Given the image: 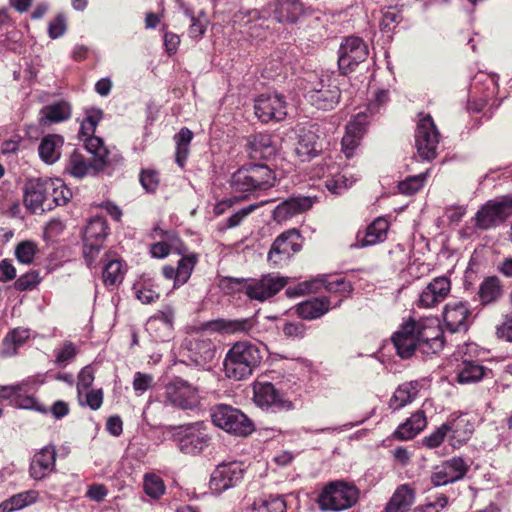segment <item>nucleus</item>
Returning a JSON list of instances; mask_svg holds the SVG:
<instances>
[{"label":"nucleus","instance_id":"obj_1","mask_svg":"<svg viewBox=\"0 0 512 512\" xmlns=\"http://www.w3.org/2000/svg\"><path fill=\"white\" fill-rule=\"evenodd\" d=\"M300 389L298 381L290 379L282 381L278 389L270 382H256L253 385V401L266 411H292L296 407Z\"/></svg>","mask_w":512,"mask_h":512},{"label":"nucleus","instance_id":"obj_2","mask_svg":"<svg viewBox=\"0 0 512 512\" xmlns=\"http://www.w3.org/2000/svg\"><path fill=\"white\" fill-rule=\"evenodd\" d=\"M266 347L249 341L236 342L227 352L223 366L227 378L240 381L252 375L260 365Z\"/></svg>","mask_w":512,"mask_h":512},{"label":"nucleus","instance_id":"obj_3","mask_svg":"<svg viewBox=\"0 0 512 512\" xmlns=\"http://www.w3.org/2000/svg\"><path fill=\"white\" fill-rule=\"evenodd\" d=\"M276 176L274 171L265 164H250L239 168L231 176L230 187L238 198L267 190L274 186Z\"/></svg>","mask_w":512,"mask_h":512},{"label":"nucleus","instance_id":"obj_4","mask_svg":"<svg viewBox=\"0 0 512 512\" xmlns=\"http://www.w3.org/2000/svg\"><path fill=\"white\" fill-rule=\"evenodd\" d=\"M388 99L386 91H379L375 96V103L370 104L365 111H360L348 122L346 132L342 138V151L347 158L353 156L359 146L361 138L366 131L370 115L378 111L380 105Z\"/></svg>","mask_w":512,"mask_h":512},{"label":"nucleus","instance_id":"obj_5","mask_svg":"<svg viewBox=\"0 0 512 512\" xmlns=\"http://www.w3.org/2000/svg\"><path fill=\"white\" fill-rule=\"evenodd\" d=\"M171 440L182 453L187 455L200 454L210 443V437L202 422L173 427Z\"/></svg>","mask_w":512,"mask_h":512},{"label":"nucleus","instance_id":"obj_6","mask_svg":"<svg viewBox=\"0 0 512 512\" xmlns=\"http://www.w3.org/2000/svg\"><path fill=\"white\" fill-rule=\"evenodd\" d=\"M213 423L236 436H247L254 430L251 420L239 409L229 405H217L212 409Z\"/></svg>","mask_w":512,"mask_h":512},{"label":"nucleus","instance_id":"obj_7","mask_svg":"<svg viewBox=\"0 0 512 512\" xmlns=\"http://www.w3.org/2000/svg\"><path fill=\"white\" fill-rule=\"evenodd\" d=\"M338 84L330 76H321L306 88V100L317 109L332 110L340 100Z\"/></svg>","mask_w":512,"mask_h":512},{"label":"nucleus","instance_id":"obj_8","mask_svg":"<svg viewBox=\"0 0 512 512\" xmlns=\"http://www.w3.org/2000/svg\"><path fill=\"white\" fill-rule=\"evenodd\" d=\"M163 397L166 404L183 410H193L200 403L198 388L179 377L165 385Z\"/></svg>","mask_w":512,"mask_h":512},{"label":"nucleus","instance_id":"obj_9","mask_svg":"<svg viewBox=\"0 0 512 512\" xmlns=\"http://www.w3.org/2000/svg\"><path fill=\"white\" fill-rule=\"evenodd\" d=\"M358 489L343 482L331 483L325 487L319 496V506L322 510H345L358 500Z\"/></svg>","mask_w":512,"mask_h":512},{"label":"nucleus","instance_id":"obj_10","mask_svg":"<svg viewBox=\"0 0 512 512\" xmlns=\"http://www.w3.org/2000/svg\"><path fill=\"white\" fill-rule=\"evenodd\" d=\"M246 467L243 462L229 461L222 462L216 466L211 474L209 486L215 494L235 487L243 479Z\"/></svg>","mask_w":512,"mask_h":512},{"label":"nucleus","instance_id":"obj_11","mask_svg":"<svg viewBox=\"0 0 512 512\" xmlns=\"http://www.w3.org/2000/svg\"><path fill=\"white\" fill-rule=\"evenodd\" d=\"M302 248V237L297 229H289L281 233L273 242L268 253V261L274 266L286 263Z\"/></svg>","mask_w":512,"mask_h":512},{"label":"nucleus","instance_id":"obj_12","mask_svg":"<svg viewBox=\"0 0 512 512\" xmlns=\"http://www.w3.org/2000/svg\"><path fill=\"white\" fill-rule=\"evenodd\" d=\"M367 44L357 36H349L341 43L338 51V66L343 74L354 70L368 56Z\"/></svg>","mask_w":512,"mask_h":512},{"label":"nucleus","instance_id":"obj_13","mask_svg":"<svg viewBox=\"0 0 512 512\" xmlns=\"http://www.w3.org/2000/svg\"><path fill=\"white\" fill-rule=\"evenodd\" d=\"M439 138L431 116L427 115L419 120L415 132V146L422 159L430 161L436 157Z\"/></svg>","mask_w":512,"mask_h":512},{"label":"nucleus","instance_id":"obj_14","mask_svg":"<svg viewBox=\"0 0 512 512\" xmlns=\"http://www.w3.org/2000/svg\"><path fill=\"white\" fill-rule=\"evenodd\" d=\"M254 112L263 123L279 122L287 116V102L284 96L278 93L261 94L255 99Z\"/></svg>","mask_w":512,"mask_h":512},{"label":"nucleus","instance_id":"obj_15","mask_svg":"<svg viewBox=\"0 0 512 512\" xmlns=\"http://www.w3.org/2000/svg\"><path fill=\"white\" fill-rule=\"evenodd\" d=\"M512 214V197L489 201L475 216L476 226L487 230L502 223Z\"/></svg>","mask_w":512,"mask_h":512},{"label":"nucleus","instance_id":"obj_16","mask_svg":"<svg viewBox=\"0 0 512 512\" xmlns=\"http://www.w3.org/2000/svg\"><path fill=\"white\" fill-rule=\"evenodd\" d=\"M51 187L49 178L29 179L24 185V205L31 213L51 210L48 192Z\"/></svg>","mask_w":512,"mask_h":512},{"label":"nucleus","instance_id":"obj_17","mask_svg":"<svg viewBox=\"0 0 512 512\" xmlns=\"http://www.w3.org/2000/svg\"><path fill=\"white\" fill-rule=\"evenodd\" d=\"M420 341V350L423 353H437L444 345L443 332L439 320L435 317L421 318L415 321Z\"/></svg>","mask_w":512,"mask_h":512},{"label":"nucleus","instance_id":"obj_18","mask_svg":"<svg viewBox=\"0 0 512 512\" xmlns=\"http://www.w3.org/2000/svg\"><path fill=\"white\" fill-rule=\"evenodd\" d=\"M108 226L101 217H95L89 221L84 231L83 254L86 262L91 266L99 254L102 244L107 236Z\"/></svg>","mask_w":512,"mask_h":512},{"label":"nucleus","instance_id":"obj_19","mask_svg":"<svg viewBox=\"0 0 512 512\" xmlns=\"http://www.w3.org/2000/svg\"><path fill=\"white\" fill-rule=\"evenodd\" d=\"M498 91V78L494 74L479 72L475 75L472 83L473 97L476 98L481 93L479 99L469 100L468 110L471 112H480L488 101L492 99Z\"/></svg>","mask_w":512,"mask_h":512},{"label":"nucleus","instance_id":"obj_20","mask_svg":"<svg viewBox=\"0 0 512 512\" xmlns=\"http://www.w3.org/2000/svg\"><path fill=\"white\" fill-rule=\"evenodd\" d=\"M287 283L285 277L268 274L247 282L244 289L251 300L263 302L276 295Z\"/></svg>","mask_w":512,"mask_h":512},{"label":"nucleus","instance_id":"obj_21","mask_svg":"<svg viewBox=\"0 0 512 512\" xmlns=\"http://www.w3.org/2000/svg\"><path fill=\"white\" fill-rule=\"evenodd\" d=\"M184 346L188 350L189 358L199 366L211 362L215 356V346L213 342L203 333L190 334L184 341Z\"/></svg>","mask_w":512,"mask_h":512},{"label":"nucleus","instance_id":"obj_22","mask_svg":"<svg viewBox=\"0 0 512 512\" xmlns=\"http://www.w3.org/2000/svg\"><path fill=\"white\" fill-rule=\"evenodd\" d=\"M468 464L460 457H454L435 467L431 482L435 486H443L462 479L467 471Z\"/></svg>","mask_w":512,"mask_h":512},{"label":"nucleus","instance_id":"obj_23","mask_svg":"<svg viewBox=\"0 0 512 512\" xmlns=\"http://www.w3.org/2000/svg\"><path fill=\"white\" fill-rule=\"evenodd\" d=\"M415 320H409L402 324L392 337L397 354L401 358H409L413 355L415 349H420V341L417 333Z\"/></svg>","mask_w":512,"mask_h":512},{"label":"nucleus","instance_id":"obj_24","mask_svg":"<svg viewBox=\"0 0 512 512\" xmlns=\"http://www.w3.org/2000/svg\"><path fill=\"white\" fill-rule=\"evenodd\" d=\"M322 150V145L313 126L300 127L297 130V141L295 143V154L300 161H309L316 157Z\"/></svg>","mask_w":512,"mask_h":512},{"label":"nucleus","instance_id":"obj_25","mask_svg":"<svg viewBox=\"0 0 512 512\" xmlns=\"http://www.w3.org/2000/svg\"><path fill=\"white\" fill-rule=\"evenodd\" d=\"M174 314V309L171 306L164 307L148 319L146 323L147 331L157 341H167L172 336Z\"/></svg>","mask_w":512,"mask_h":512},{"label":"nucleus","instance_id":"obj_26","mask_svg":"<svg viewBox=\"0 0 512 512\" xmlns=\"http://www.w3.org/2000/svg\"><path fill=\"white\" fill-rule=\"evenodd\" d=\"M198 262L196 254L191 253L179 259L177 268L171 265L162 267V275L167 280H173V289H178L188 282Z\"/></svg>","mask_w":512,"mask_h":512},{"label":"nucleus","instance_id":"obj_27","mask_svg":"<svg viewBox=\"0 0 512 512\" xmlns=\"http://www.w3.org/2000/svg\"><path fill=\"white\" fill-rule=\"evenodd\" d=\"M448 330L452 333L466 331L471 322V313L467 303L451 302L445 306L443 313Z\"/></svg>","mask_w":512,"mask_h":512},{"label":"nucleus","instance_id":"obj_28","mask_svg":"<svg viewBox=\"0 0 512 512\" xmlns=\"http://www.w3.org/2000/svg\"><path fill=\"white\" fill-rule=\"evenodd\" d=\"M56 450L53 445H48L35 453L33 456L29 473L34 480H42L47 477L55 468Z\"/></svg>","mask_w":512,"mask_h":512},{"label":"nucleus","instance_id":"obj_29","mask_svg":"<svg viewBox=\"0 0 512 512\" xmlns=\"http://www.w3.org/2000/svg\"><path fill=\"white\" fill-rule=\"evenodd\" d=\"M314 204V198L309 196L291 197L279 205L273 211V219L282 223L294 217L297 214L309 210Z\"/></svg>","mask_w":512,"mask_h":512},{"label":"nucleus","instance_id":"obj_30","mask_svg":"<svg viewBox=\"0 0 512 512\" xmlns=\"http://www.w3.org/2000/svg\"><path fill=\"white\" fill-rule=\"evenodd\" d=\"M246 150L251 159H270L276 155L278 145L270 134L258 133L250 137Z\"/></svg>","mask_w":512,"mask_h":512},{"label":"nucleus","instance_id":"obj_31","mask_svg":"<svg viewBox=\"0 0 512 512\" xmlns=\"http://www.w3.org/2000/svg\"><path fill=\"white\" fill-rule=\"evenodd\" d=\"M270 7L274 19L282 24H294L303 14L299 0H274Z\"/></svg>","mask_w":512,"mask_h":512},{"label":"nucleus","instance_id":"obj_32","mask_svg":"<svg viewBox=\"0 0 512 512\" xmlns=\"http://www.w3.org/2000/svg\"><path fill=\"white\" fill-rule=\"evenodd\" d=\"M332 308L330 298L315 297L296 305L297 315L306 320H314L325 315Z\"/></svg>","mask_w":512,"mask_h":512},{"label":"nucleus","instance_id":"obj_33","mask_svg":"<svg viewBox=\"0 0 512 512\" xmlns=\"http://www.w3.org/2000/svg\"><path fill=\"white\" fill-rule=\"evenodd\" d=\"M415 502V490L408 484L396 488L385 506V512H407Z\"/></svg>","mask_w":512,"mask_h":512},{"label":"nucleus","instance_id":"obj_34","mask_svg":"<svg viewBox=\"0 0 512 512\" xmlns=\"http://www.w3.org/2000/svg\"><path fill=\"white\" fill-rule=\"evenodd\" d=\"M330 170L325 183L327 189L333 194L343 193L358 180L349 168L339 171L338 167H332Z\"/></svg>","mask_w":512,"mask_h":512},{"label":"nucleus","instance_id":"obj_35","mask_svg":"<svg viewBox=\"0 0 512 512\" xmlns=\"http://www.w3.org/2000/svg\"><path fill=\"white\" fill-rule=\"evenodd\" d=\"M389 223L385 218H377L366 229L362 238L357 237L355 246L363 248L383 242L386 239Z\"/></svg>","mask_w":512,"mask_h":512},{"label":"nucleus","instance_id":"obj_36","mask_svg":"<svg viewBox=\"0 0 512 512\" xmlns=\"http://www.w3.org/2000/svg\"><path fill=\"white\" fill-rule=\"evenodd\" d=\"M64 139L57 134H49L42 138L38 152L41 160L46 164H53L60 159Z\"/></svg>","mask_w":512,"mask_h":512},{"label":"nucleus","instance_id":"obj_37","mask_svg":"<svg viewBox=\"0 0 512 512\" xmlns=\"http://www.w3.org/2000/svg\"><path fill=\"white\" fill-rule=\"evenodd\" d=\"M153 236H160L162 240L154 243L151 246L150 253L152 257L159 259L165 258L169 255L171 250H176L181 253L178 245L179 239L174 233L163 231L160 228H155L153 230Z\"/></svg>","mask_w":512,"mask_h":512},{"label":"nucleus","instance_id":"obj_38","mask_svg":"<svg viewBox=\"0 0 512 512\" xmlns=\"http://www.w3.org/2000/svg\"><path fill=\"white\" fill-rule=\"evenodd\" d=\"M427 425V419L423 411H417L395 431V436L401 440H410L419 434Z\"/></svg>","mask_w":512,"mask_h":512},{"label":"nucleus","instance_id":"obj_39","mask_svg":"<svg viewBox=\"0 0 512 512\" xmlns=\"http://www.w3.org/2000/svg\"><path fill=\"white\" fill-rule=\"evenodd\" d=\"M317 280L319 288L324 287L329 293L336 294L340 297L333 307H338L342 300L348 297L353 290L351 283L344 277L323 276L317 278Z\"/></svg>","mask_w":512,"mask_h":512},{"label":"nucleus","instance_id":"obj_40","mask_svg":"<svg viewBox=\"0 0 512 512\" xmlns=\"http://www.w3.org/2000/svg\"><path fill=\"white\" fill-rule=\"evenodd\" d=\"M30 337V330L26 328H15L11 330L2 340L0 354L3 357H10L17 353V350Z\"/></svg>","mask_w":512,"mask_h":512},{"label":"nucleus","instance_id":"obj_41","mask_svg":"<svg viewBox=\"0 0 512 512\" xmlns=\"http://www.w3.org/2000/svg\"><path fill=\"white\" fill-rule=\"evenodd\" d=\"M420 383L418 381L401 384L390 399V408L397 410L411 403L418 395Z\"/></svg>","mask_w":512,"mask_h":512},{"label":"nucleus","instance_id":"obj_42","mask_svg":"<svg viewBox=\"0 0 512 512\" xmlns=\"http://www.w3.org/2000/svg\"><path fill=\"white\" fill-rule=\"evenodd\" d=\"M485 376V368L478 363L464 359L457 369V381L470 384L480 381Z\"/></svg>","mask_w":512,"mask_h":512},{"label":"nucleus","instance_id":"obj_43","mask_svg":"<svg viewBox=\"0 0 512 512\" xmlns=\"http://www.w3.org/2000/svg\"><path fill=\"white\" fill-rule=\"evenodd\" d=\"M478 294L483 305L497 301L503 294L501 281L496 276L485 278L479 286Z\"/></svg>","mask_w":512,"mask_h":512},{"label":"nucleus","instance_id":"obj_44","mask_svg":"<svg viewBox=\"0 0 512 512\" xmlns=\"http://www.w3.org/2000/svg\"><path fill=\"white\" fill-rule=\"evenodd\" d=\"M39 493L36 490H28L11 496L0 503V512H13L20 510L37 501Z\"/></svg>","mask_w":512,"mask_h":512},{"label":"nucleus","instance_id":"obj_45","mask_svg":"<svg viewBox=\"0 0 512 512\" xmlns=\"http://www.w3.org/2000/svg\"><path fill=\"white\" fill-rule=\"evenodd\" d=\"M41 115L44 124L62 122L71 116V107L69 103L60 101L42 108Z\"/></svg>","mask_w":512,"mask_h":512},{"label":"nucleus","instance_id":"obj_46","mask_svg":"<svg viewBox=\"0 0 512 512\" xmlns=\"http://www.w3.org/2000/svg\"><path fill=\"white\" fill-rule=\"evenodd\" d=\"M39 385L40 382L36 378V384H31L30 386L25 387V391H20L16 401L14 402V407L46 413L47 409L40 402H38L32 393L39 387Z\"/></svg>","mask_w":512,"mask_h":512},{"label":"nucleus","instance_id":"obj_47","mask_svg":"<svg viewBox=\"0 0 512 512\" xmlns=\"http://www.w3.org/2000/svg\"><path fill=\"white\" fill-rule=\"evenodd\" d=\"M285 500L278 495L262 496L256 499L251 512H286Z\"/></svg>","mask_w":512,"mask_h":512},{"label":"nucleus","instance_id":"obj_48","mask_svg":"<svg viewBox=\"0 0 512 512\" xmlns=\"http://www.w3.org/2000/svg\"><path fill=\"white\" fill-rule=\"evenodd\" d=\"M217 329L228 334H248L255 326L253 318L236 320H218L215 322Z\"/></svg>","mask_w":512,"mask_h":512},{"label":"nucleus","instance_id":"obj_49","mask_svg":"<svg viewBox=\"0 0 512 512\" xmlns=\"http://www.w3.org/2000/svg\"><path fill=\"white\" fill-rule=\"evenodd\" d=\"M49 184H51V187L48 192V198L51 203V209L53 206L65 205L72 197L71 190L61 179L49 178Z\"/></svg>","mask_w":512,"mask_h":512},{"label":"nucleus","instance_id":"obj_50","mask_svg":"<svg viewBox=\"0 0 512 512\" xmlns=\"http://www.w3.org/2000/svg\"><path fill=\"white\" fill-rule=\"evenodd\" d=\"M136 298L143 304H151L159 299V293L154 289L150 279L141 278L133 285Z\"/></svg>","mask_w":512,"mask_h":512},{"label":"nucleus","instance_id":"obj_51","mask_svg":"<svg viewBox=\"0 0 512 512\" xmlns=\"http://www.w3.org/2000/svg\"><path fill=\"white\" fill-rule=\"evenodd\" d=\"M461 425H463L462 421H448L442 424L434 432L423 439L424 445L428 448L439 447L443 443L445 437L449 434V429H454L455 432H459L458 428Z\"/></svg>","mask_w":512,"mask_h":512},{"label":"nucleus","instance_id":"obj_52","mask_svg":"<svg viewBox=\"0 0 512 512\" xmlns=\"http://www.w3.org/2000/svg\"><path fill=\"white\" fill-rule=\"evenodd\" d=\"M193 138V133L186 127L182 128L175 135L176 142V162L180 167L184 166L189 153V145Z\"/></svg>","mask_w":512,"mask_h":512},{"label":"nucleus","instance_id":"obj_53","mask_svg":"<svg viewBox=\"0 0 512 512\" xmlns=\"http://www.w3.org/2000/svg\"><path fill=\"white\" fill-rule=\"evenodd\" d=\"M65 170L73 177L83 178L88 174L90 166L82 154L74 151L69 158Z\"/></svg>","mask_w":512,"mask_h":512},{"label":"nucleus","instance_id":"obj_54","mask_svg":"<svg viewBox=\"0 0 512 512\" xmlns=\"http://www.w3.org/2000/svg\"><path fill=\"white\" fill-rule=\"evenodd\" d=\"M452 421H462L463 425L459 426L458 431L455 432L454 429H449V437L451 441V445L453 447H460L465 443L471 436L473 432V425L469 423V421L465 417H457Z\"/></svg>","mask_w":512,"mask_h":512},{"label":"nucleus","instance_id":"obj_55","mask_svg":"<svg viewBox=\"0 0 512 512\" xmlns=\"http://www.w3.org/2000/svg\"><path fill=\"white\" fill-rule=\"evenodd\" d=\"M143 489L149 497L158 499L165 492V484L160 476L154 473H147L144 475Z\"/></svg>","mask_w":512,"mask_h":512},{"label":"nucleus","instance_id":"obj_56","mask_svg":"<svg viewBox=\"0 0 512 512\" xmlns=\"http://www.w3.org/2000/svg\"><path fill=\"white\" fill-rule=\"evenodd\" d=\"M124 266L120 260H110L103 270V281L105 285H115L122 282Z\"/></svg>","mask_w":512,"mask_h":512},{"label":"nucleus","instance_id":"obj_57","mask_svg":"<svg viewBox=\"0 0 512 512\" xmlns=\"http://www.w3.org/2000/svg\"><path fill=\"white\" fill-rule=\"evenodd\" d=\"M102 119V111L99 109H91L87 111L86 117L81 123L79 136L84 140L87 137H93L96 126Z\"/></svg>","mask_w":512,"mask_h":512},{"label":"nucleus","instance_id":"obj_58","mask_svg":"<svg viewBox=\"0 0 512 512\" xmlns=\"http://www.w3.org/2000/svg\"><path fill=\"white\" fill-rule=\"evenodd\" d=\"M31 384H36L35 377L27 378L15 385L2 386L0 388V400H10L11 404L14 406V402L16 401L20 391H25V387H28Z\"/></svg>","mask_w":512,"mask_h":512},{"label":"nucleus","instance_id":"obj_59","mask_svg":"<svg viewBox=\"0 0 512 512\" xmlns=\"http://www.w3.org/2000/svg\"><path fill=\"white\" fill-rule=\"evenodd\" d=\"M185 15L190 18L191 24L189 26V36L192 39H200L207 28L208 21L206 17L201 13L198 16H194L189 9L185 10Z\"/></svg>","mask_w":512,"mask_h":512},{"label":"nucleus","instance_id":"obj_60","mask_svg":"<svg viewBox=\"0 0 512 512\" xmlns=\"http://www.w3.org/2000/svg\"><path fill=\"white\" fill-rule=\"evenodd\" d=\"M83 141L87 151L91 153L99 163L103 164L108 155V151L105 148L102 139L93 136L84 138Z\"/></svg>","mask_w":512,"mask_h":512},{"label":"nucleus","instance_id":"obj_61","mask_svg":"<svg viewBox=\"0 0 512 512\" xmlns=\"http://www.w3.org/2000/svg\"><path fill=\"white\" fill-rule=\"evenodd\" d=\"M425 180L426 173L408 177L406 180L399 183V191L402 194L413 195L424 186Z\"/></svg>","mask_w":512,"mask_h":512},{"label":"nucleus","instance_id":"obj_62","mask_svg":"<svg viewBox=\"0 0 512 512\" xmlns=\"http://www.w3.org/2000/svg\"><path fill=\"white\" fill-rule=\"evenodd\" d=\"M36 252V246L31 241H23L17 245L15 255L19 262L23 264L32 263Z\"/></svg>","mask_w":512,"mask_h":512},{"label":"nucleus","instance_id":"obj_63","mask_svg":"<svg viewBox=\"0 0 512 512\" xmlns=\"http://www.w3.org/2000/svg\"><path fill=\"white\" fill-rule=\"evenodd\" d=\"M40 282L39 274L30 271L20 276L14 283V287L18 291H27L34 289Z\"/></svg>","mask_w":512,"mask_h":512},{"label":"nucleus","instance_id":"obj_64","mask_svg":"<svg viewBox=\"0 0 512 512\" xmlns=\"http://www.w3.org/2000/svg\"><path fill=\"white\" fill-rule=\"evenodd\" d=\"M154 383V378L150 374L136 372L133 379V389L137 395H142L148 391Z\"/></svg>","mask_w":512,"mask_h":512}]
</instances>
